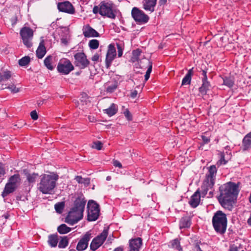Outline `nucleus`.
I'll return each mask as SVG.
<instances>
[{"instance_id":"obj_1","label":"nucleus","mask_w":251,"mask_h":251,"mask_svg":"<svg viewBox=\"0 0 251 251\" xmlns=\"http://www.w3.org/2000/svg\"><path fill=\"white\" fill-rule=\"evenodd\" d=\"M219 202L224 208L231 210L239 192L238 185L231 182L226 183L219 187Z\"/></svg>"},{"instance_id":"obj_2","label":"nucleus","mask_w":251,"mask_h":251,"mask_svg":"<svg viewBox=\"0 0 251 251\" xmlns=\"http://www.w3.org/2000/svg\"><path fill=\"white\" fill-rule=\"evenodd\" d=\"M86 202L84 198H77L74 202V207L71 208L66 217L65 222L73 225L82 219Z\"/></svg>"},{"instance_id":"obj_3","label":"nucleus","mask_w":251,"mask_h":251,"mask_svg":"<svg viewBox=\"0 0 251 251\" xmlns=\"http://www.w3.org/2000/svg\"><path fill=\"white\" fill-rule=\"evenodd\" d=\"M58 176L55 174H44L42 176L38 188L43 194H50L56 186Z\"/></svg>"},{"instance_id":"obj_4","label":"nucleus","mask_w":251,"mask_h":251,"mask_svg":"<svg viewBox=\"0 0 251 251\" xmlns=\"http://www.w3.org/2000/svg\"><path fill=\"white\" fill-rule=\"evenodd\" d=\"M212 223L216 232L224 233L227 226L226 215L221 211H218L213 217Z\"/></svg>"},{"instance_id":"obj_5","label":"nucleus","mask_w":251,"mask_h":251,"mask_svg":"<svg viewBox=\"0 0 251 251\" xmlns=\"http://www.w3.org/2000/svg\"><path fill=\"white\" fill-rule=\"evenodd\" d=\"M20 182L21 178L19 174H15L10 176L2 193V197L4 198L13 193L20 185Z\"/></svg>"},{"instance_id":"obj_6","label":"nucleus","mask_w":251,"mask_h":251,"mask_svg":"<svg viewBox=\"0 0 251 251\" xmlns=\"http://www.w3.org/2000/svg\"><path fill=\"white\" fill-rule=\"evenodd\" d=\"M99 6H100V15L111 19L115 18L116 9L114 5L112 2L102 1Z\"/></svg>"},{"instance_id":"obj_7","label":"nucleus","mask_w":251,"mask_h":251,"mask_svg":"<svg viewBox=\"0 0 251 251\" xmlns=\"http://www.w3.org/2000/svg\"><path fill=\"white\" fill-rule=\"evenodd\" d=\"M88 215L87 219L89 221H95L99 217L100 214L99 205L94 201L90 200L87 204Z\"/></svg>"},{"instance_id":"obj_8","label":"nucleus","mask_w":251,"mask_h":251,"mask_svg":"<svg viewBox=\"0 0 251 251\" xmlns=\"http://www.w3.org/2000/svg\"><path fill=\"white\" fill-rule=\"evenodd\" d=\"M108 227H105L100 235L93 239L90 245L91 250L95 251L103 243L108 236Z\"/></svg>"},{"instance_id":"obj_9","label":"nucleus","mask_w":251,"mask_h":251,"mask_svg":"<svg viewBox=\"0 0 251 251\" xmlns=\"http://www.w3.org/2000/svg\"><path fill=\"white\" fill-rule=\"evenodd\" d=\"M20 35L24 45L28 48H30L32 46L31 41L33 35L32 29L28 27H24L20 30Z\"/></svg>"},{"instance_id":"obj_10","label":"nucleus","mask_w":251,"mask_h":251,"mask_svg":"<svg viewBox=\"0 0 251 251\" xmlns=\"http://www.w3.org/2000/svg\"><path fill=\"white\" fill-rule=\"evenodd\" d=\"M57 69L59 73L68 75L74 70V66L69 60L65 58L59 61Z\"/></svg>"},{"instance_id":"obj_11","label":"nucleus","mask_w":251,"mask_h":251,"mask_svg":"<svg viewBox=\"0 0 251 251\" xmlns=\"http://www.w3.org/2000/svg\"><path fill=\"white\" fill-rule=\"evenodd\" d=\"M131 15L134 20L137 23L144 24L147 23L149 20V17L148 15L135 7L132 9Z\"/></svg>"},{"instance_id":"obj_12","label":"nucleus","mask_w":251,"mask_h":251,"mask_svg":"<svg viewBox=\"0 0 251 251\" xmlns=\"http://www.w3.org/2000/svg\"><path fill=\"white\" fill-rule=\"evenodd\" d=\"M75 64L80 69H84L87 67L89 64V61L87 59V57L83 52H77L74 55Z\"/></svg>"},{"instance_id":"obj_13","label":"nucleus","mask_w":251,"mask_h":251,"mask_svg":"<svg viewBox=\"0 0 251 251\" xmlns=\"http://www.w3.org/2000/svg\"><path fill=\"white\" fill-rule=\"evenodd\" d=\"M116 55V51L114 46L112 44H110L108 46L105 59V65L107 69L109 68Z\"/></svg>"},{"instance_id":"obj_14","label":"nucleus","mask_w":251,"mask_h":251,"mask_svg":"<svg viewBox=\"0 0 251 251\" xmlns=\"http://www.w3.org/2000/svg\"><path fill=\"white\" fill-rule=\"evenodd\" d=\"M215 179L206 176L201 187L202 197H204L207 194L208 191L213 187L215 184Z\"/></svg>"},{"instance_id":"obj_15","label":"nucleus","mask_w":251,"mask_h":251,"mask_svg":"<svg viewBox=\"0 0 251 251\" xmlns=\"http://www.w3.org/2000/svg\"><path fill=\"white\" fill-rule=\"evenodd\" d=\"M57 8L60 11L73 14L75 12V10L73 5L68 1L59 2Z\"/></svg>"},{"instance_id":"obj_16","label":"nucleus","mask_w":251,"mask_h":251,"mask_svg":"<svg viewBox=\"0 0 251 251\" xmlns=\"http://www.w3.org/2000/svg\"><path fill=\"white\" fill-rule=\"evenodd\" d=\"M91 238V233L90 232H87L78 242L76 246L77 250L78 251L85 250L87 248L88 242Z\"/></svg>"},{"instance_id":"obj_17","label":"nucleus","mask_w":251,"mask_h":251,"mask_svg":"<svg viewBox=\"0 0 251 251\" xmlns=\"http://www.w3.org/2000/svg\"><path fill=\"white\" fill-rule=\"evenodd\" d=\"M142 245V240L137 238L129 241V251H139Z\"/></svg>"},{"instance_id":"obj_18","label":"nucleus","mask_w":251,"mask_h":251,"mask_svg":"<svg viewBox=\"0 0 251 251\" xmlns=\"http://www.w3.org/2000/svg\"><path fill=\"white\" fill-rule=\"evenodd\" d=\"M157 0H143V5L144 9L146 11L152 12L156 4Z\"/></svg>"},{"instance_id":"obj_19","label":"nucleus","mask_w":251,"mask_h":251,"mask_svg":"<svg viewBox=\"0 0 251 251\" xmlns=\"http://www.w3.org/2000/svg\"><path fill=\"white\" fill-rule=\"evenodd\" d=\"M83 30V34L86 37H96L99 36V33L88 25L84 27Z\"/></svg>"},{"instance_id":"obj_20","label":"nucleus","mask_w":251,"mask_h":251,"mask_svg":"<svg viewBox=\"0 0 251 251\" xmlns=\"http://www.w3.org/2000/svg\"><path fill=\"white\" fill-rule=\"evenodd\" d=\"M201 195L202 196L201 194H200L199 191L197 190L191 196L189 203L192 207L195 208L199 205L200 201Z\"/></svg>"},{"instance_id":"obj_21","label":"nucleus","mask_w":251,"mask_h":251,"mask_svg":"<svg viewBox=\"0 0 251 251\" xmlns=\"http://www.w3.org/2000/svg\"><path fill=\"white\" fill-rule=\"evenodd\" d=\"M12 72L6 70L0 73V83H4L6 81L9 80L12 77Z\"/></svg>"},{"instance_id":"obj_22","label":"nucleus","mask_w":251,"mask_h":251,"mask_svg":"<svg viewBox=\"0 0 251 251\" xmlns=\"http://www.w3.org/2000/svg\"><path fill=\"white\" fill-rule=\"evenodd\" d=\"M243 150L246 151L251 148V132L247 134L243 140Z\"/></svg>"},{"instance_id":"obj_23","label":"nucleus","mask_w":251,"mask_h":251,"mask_svg":"<svg viewBox=\"0 0 251 251\" xmlns=\"http://www.w3.org/2000/svg\"><path fill=\"white\" fill-rule=\"evenodd\" d=\"M46 53V49L44 45V42H40L37 50H36V55L38 58H42Z\"/></svg>"},{"instance_id":"obj_24","label":"nucleus","mask_w":251,"mask_h":251,"mask_svg":"<svg viewBox=\"0 0 251 251\" xmlns=\"http://www.w3.org/2000/svg\"><path fill=\"white\" fill-rule=\"evenodd\" d=\"M191 224L190 218L189 217H182L179 222V227L180 229L188 228Z\"/></svg>"},{"instance_id":"obj_25","label":"nucleus","mask_w":251,"mask_h":251,"mask_svg":"<svg viewBox=\"0 0 251 251\" xmlns=\"http://www.w3.org/2000/svg\"><path fill=\"white\" fill-rule=\"evenodd\" d=\"M117 109V105L112 103L108 108L104 109L103 112L104 113L107 114L109 117H111L116 113Z\"/></svg>"},{"instance_id":"obj_26","label":"nucleus","mask_w":251,"mask_h":251,"mask_svg":"<svg viewBox=\"0 0 251 251\" xmlns=\"http://www.w3.org/2000/svg\"><path fill=\"white\" fill-rule=\"evenodd\" d=\"M1 89H7L12 93H17L20 91V89L17 88L13 83L9 84L8 86L6 83H2L1 85Z\"/></svg>"},{"instance_id":"obj_27","label":"nucleus","mask_w":251,"mask_h":251,"mask_svg":"<svg viewBox=\"0 0 251 251\" xmlns=\"http://www.w3.org/2000/svg\"><path fill=\"white\" fill-rule=\"evenodd\" d=\"M202 84L199 90L202 95H205L206 94L207 91L209 90L210 85L209 82L207 81V79H202Z\"/></svg>"},{"instance_id":"obj_28","label":"nucleus","mask_w":251,"mask_h":251,"mask_svg":"<svg viewBox=\"0 0 251 251\" xmlns=\"http://www.w3.org/2000/svg\"><path fill=\"white\" fill-rule=\"evenodd\" d=\"M53 57L51 55H49L45 58L44 61L45 66L50 70H52L54 67L52 65Z\"/></svg>"},{"instance_id":"obj_29","label":"nucleus","mask_w":251,"mask_h":251,"mask_svg":"<svg viewBox=\"0 0 251 251\" xmlns=\"http://www.w3.org/2000/svg\"><path fill=\"white\" fill-rule=\"evenodd\" d=\"M193 68L190 69L187 74L183 78L182 81V85L189 84L191 82V76L193 74Z\"/></svg>"},{"instance_id":"obj_30","label":"nucleus","mask_w":251,"mask_h":251,"mask_svg":"<svg viewBox=\"0 0 251 251\" xmlns=\"http://www.w3.org/2000/svg\"><path fill=\"white\" fill-rule=\"evenodd\" d=\"M48 243L52 247H55L58 243L57 235L52 234L49 236Z\"/></svg>"},{"instance_id":"obj_31","label":"nucleus","mask_w":251,"mask_h":251,"mask_svg":"<svg viewBox=\"0 0 251 251\" xmlns=\"http://www.w3.org/2000/svg\"><path fill=\"white\" fill-rule=\"evenodd\" d=\"M217 171V170L216 166L212 165L209 168L208 173L206 175V176L215 179Z\"/></svg>"},{"instance_id":"obj_32","label":"nucleus","mask_w":251,"mask_h":251,"mask_svg":"<svg viewBox=\"0 0 251 251\" xmlns=\"http://www.w3.org/2000/svg\"><path fill=\"white\" fill-rule=\"evenodd\" d=\"M71 228L67 226L65 224H62L57 228V231L60 234H66L71 231Z\"/></svg>"},{"instance_id":"obj_33","label":"nucleus","mask_w":251,"mask_h":251,"mask_svg":"<svg viewBox=\"0 0 251 251\" xmlns=\"http://www.w3.org/2000/svg\"><path fill=\"white\" fill-rule=\"evenodd\" d=\"M234 83V79L231 77H225L223 78V84L229 88L232 87Z\"/></svg>"},{"instance_id":"obj_34","label":"nucleus","mask_w":251,"mask_h":251,"mask_svg":"<svg viewBox=\"0 0 251 251\" xmlns=\"http://www.w3.org/2000/svg\"><path fill=\"white\" fill-rule=\"evenodd\" d=\"M76 181L81 184H84L86 185H88L90 183V179L89 178H82L81 176H76L75 177Z\"/></svg>"},{"instance_id":"obj_35","label":"nucleus","mask_w":251,"mask_h":251,"mask_svg":"<svg viewBox=\"0 0 251 251\" xmlns=\"http://www.w3.org/2000/svg\"><path fill=\"white\" fill-rule=\"evenodd\" d=\"M147 61L148 64V68L145 75V81H147L149 79L152 71V62L149 60H147Z\"/></svg>"},{"instance_id":"obj_36","label":"nucleus","mask_w":251,"mask_h":251,"mask_svg":"<svg viewBox=\"0 0 251 251\" xmlns=\"http://www.w3.org/2000/svg\"><path fill=\"white\" fill-rule=\"evenodd\" d=\"M38 176V174L35 173L28 174L26 175V178L29 183H34Z\"/></svg>"},{"instance_id":"obj_37","label":"nucleus","mask_w":251,"mask_h":251,"mask_svg":"<svg viewBox=\"0 0 251 251\" xmlns=\"http://www.w3.org/2000/svg\"><path fill=\"white\" fill-rule=\"evenodd\" d=\"M99 42L96 39H93L89 41V46L90 49L95 50L98 48Z\"/></svg>"},{"instance_id":"obj_38","label":"nucleus","mask_w":251,"mask_h":251,"mask_svg":"<svg viewBox=\"0 0 251 251\" xmlns=\"http://www.w3.org/2000/svg\"><path fill=\"white\" fill-rule=\"evenodd\" d=\"M171 245L173 248L179 251L182 250V248L180 245L179 241L176 239L171 242Z\"/></svg>"},{"instance_id":"obj_39","label":"nucleus","mask_w":251,"mask_h":251,"mask_svg":"<svg viewBox=\"0 0 251 251\" xmlns=\"http://www.w3.org/2000/svg\"><path fill=\"white\" fill-rule=\"evenodd\" d=\"M30 62V58L28 56H25L19 60V64L21 66L27 65Z\"/></svg>"},{"instance_id":"obj_40","label":"nucleus","mask_w":251,"mask_h":251,"mask_svg":"<svg viewBox=\"0 0 251 251\" xmlns=\"http://www.w3.org/2000/svg\"><path fill=\"white\" fill-rule=\"evenodd\" d=\"M64 207V203L63 202H58L55 204V209L58 213H61Z\"/></svg>"},{"instance_id":"obj_41","label":"nucleus","mask_w":251,"mask_h":251,"mask_svg":"<svg viewBox=\"0 0 251 251\" xmlns=\"http://www.w3.org/2000/svg\"><path fill=\"white\" fill-rule=\"evenodd\" d=\"M68 245V241L66 237H63L59 242L58 247L64 248Z\"/></svg>"},{"instance_id":"obj_42","label":"nucleus","mask_w":251,"mask_h":251,"mask_svg":"<svg viewBox=\"0 0 251 251\" xmlns=\"http://www.w3.org/2000/svg\"><path fill=\"white\" fill-rule=\"evenodd\" d=\"M117 87V83L114 82L112 84L107 86H105V88L106 89V91L109 93L113 92Z\"/></svg>"},{"instance_id":"obj_43","label":"nucleus","mask_w":251,"mask_h":251,"mask_svg":"<svg viewBox=\"0 0 251 251\" xmlns=\"http://www.w3.org/2000/svg\"><path fill=\"white\" fill-rule=\"evenodd\" d=\"M141 53V51L139 49L134 50L132 52L133 56L132 57L133 61H137Z\"/></svg>"},{"instance_id":"obj_44","label":"nucleus","mask_w":251,"mask_h":251,"mask_svg":"<svg viewBox=\"0 0 251 251\" xmlns=\"http://www.w3.org/2000/svg\"><path fill=\"white\" fill-rule=\"evenodd\" d=\"M102 147V144L100 141H96L93 143L92 147L98 150H100Z\"/></svg>"},{"instance_id":"obj_45","label":"nucleus","mask_w":251,"mask_h":251,"mask_svg":"<svg viewBox=\"0 0 251 251\" xmlns=\"http://www.w3.org/2000/svg\"><path fill=\"white\" fill-rule=\"evenodd\" d=\"M117 50H118V55L119 57L122 56L123 54V48L120 44H117Z\"/></svg>"},{"instance_id":"obj_46","label":"nucleus","mask_w":251,"mask_h":251,"mask_svg":"<svg viewBox=\"0 0 251 251\" xmlns=\"http://www.w3.org/2000/svg\"><path fill=\"white\" fill-rule=\"evenodd\" d=\"M5 174V169L3 165L0 162V177L4 176Z\"/></svg>"},{"instance_id":"obj_47","label":"nucleus","mask_w":251,"mask_h":251,"mask_svg":"<svg viewBox=\"0 0 251 251\" xmlns=\"http://www.w3.org/2000/svg\"><path fill=\"white\" fill-rule=\"evenodd\" d=\"M124 115L128 120H131V116L129 111L128 109H126L124 112Z\"/></svg>"},{"instance_id":"obj_48","label":"nucleus","mask_w":251,"mask_h":251,"mask_svg":"<svg viewBox=\"0 0 251 251\" xmlns=\"http://www.w3.org/2000/svg\"><path fill=\"white\" fill-rule=\"evenodd\" d=\"M30 116L32 119L34 120H36L38 117L37 113L35 110H33L30 113Z\"/></svg>"},{"instance_id":"obj_49","label":"nucleus","mask_w":251,"mask_h":251,"mask_svg":"<svg viewBox=\"0 0 251 251\" xmlns=\"http://www.w3.org/2000/svg\"><path fill=\"white\" fill-rule=\"evenodd\" d=\"M100 6H95L93 9V12L94 14H97L98 13H100Z\"/></svg>"},{"instance_id":"obj_50","label":"nucleus","mask_w":251,"mask_h":251,"mask_svg":"<svg viewBox=\"0 0 251 251\" xmlns=\"http://www.w3.org/2000/svg\"><path fill=\"white\" fill-rule=\"evenodd\" d=\"M113 165L115 167H119L120 168H121L122 167V164L119 161L117 160L113 161Z\"/></svg>"},{"instance_id":"obj_51","label":"nucleus","mask_w":251,"mask_h":251,"mask_svg":"<svg viewBox=\"0 0 251 251\" xmlns=\"http://www.w3.org/2000/svg\"><path fill=\"white\" fill-rule=\"evenodd\" d=\"M99 55L98 53L95 54L92 57V60L95 62H97L99 59Z\"/></svg>"},{"instance_id":"obj_52","label":"nucleus","mask_w":251,"mask_h":251,"mask_svg":"<svg viewBox=\"0 0 251 251\" xmlns=\"http://www.w3.org/2000/svg\"><path fill=\"white\" fill-rule=\"evenodd\" d=\"M202 139L203 142L205 144L208 143L209 142V141H210L209 138L208 137H207L205 136H202Z\"/></svg>"},{"instance_id":"obj_53","label":"nucleus","mask_w":251,"mask_h":251,"mask_svg":"<svg viewBox=\"0 0 251 251\" xmlns=\"http://www.w3.org/2000/svg\"><path fill=\"white\" fill-rule=\"evenodd\" d=\"M193 251H202L200 246L198 244H196L193 249Z\"/></svg>"},{"instance_id":"obj_54","label":"nucleus","mask_w":251,"mask_h":251,"mask_svg":"<svg viewBox=\"0 0 251 251\" xmlns=\"http://www.w3.org/2000/svg\"><path fill=\"white\" fill-rule=\"evenodd\" d=\"M239 248H238L236 246H232L230 247L229 251H239Z\"/></svg>"},{"instance_id":"obj_55","label":"nucleus","mask_w":251,"mask_h":251,"mask_svg":"<svg viewBox=\"0 0 251 251\" xmlns=\"http://www.w3.org/2000/svg\"><path fill=\"white\" fill-rule=\"evenodd\" d=\"M137 91L134 90L131 93L130 96L132 98H135L137 95Z\"/></svg>"},{"instance_id":"obj_56","label":"nucleus","mask_w":251,"mask_h":251,"mask_svg":"<svg viewBox=\"0 0 251 251\" xmlns=\"http://www.w3.org/2000/svg\"><path fill=\"white\" fill-rule=\"evenodd\" d=\"M227 162V161H226L225 159V156L224 155L221 156V158L220 159V163L225 164Z\"/></svg>"},{"instance_id":"obj_57","label":"nucleus","mask_w":251,"mask_h":251,"mask_svg":"<svg viewBox=\"0 0 251 251\" xmlns=\"http://www.w3.org/2000/svg\"><path fill=\"white\" fill-rule=\"evenodd\" d=\"M201 75L203 76L202 79H207L206 75V72L205 71L202 70Z\"/></svg>"},{"instance_id":"obj_58","label":"nucleus","mask_w":251,"mask_h":251,"mask_svg":"<svg viewBox=\"0 0 251 251\" xmlns=\"http://www.w3.org/2000/svg\"><path fill=\"white\" fill-rule=\"evenodd\" d=\"M167 0H160L159 3L160 5H162L165 4Z\"/></svg>"},{"instance_id":"obj_59","label":"nucleus","mask_w":251,"mask_h":251,"mask_svg":"<svg viewBox=\"0 0 251 251\" xmlns=\"http://www.w3.org/2000/svg\"><path fill=\"white\" fill-rule=\"evenodd\" d=\"M113 251H123V249L121 247H118L116 248Z\"/></svg>"},{"instance_id":"obj_60","label":"nucleus","mask_w":251,"mask_h":251,"mask_svg":"<svg viewBox=\"0 0 251 251\" xmlns=\"http://www.w3.org/2000/svg\"><path fill=\"white\" fill-rule=\"evenodd\" d=\"M248 223L249 225L251 226V213L250 218L248 220Z\"/></svg>"},{"instance_id":"obj_61","label":"nucleus","mask_w":251,"mask_h":251,"mask_svg":"<svg viewBox=\"0 0 251 251\" xmlns=\"http://www.w3.org/2000/svg\"><path fill=\"white\" fill-rule=\"evenodd\" d=\"M111 179V177L110 176H107L106 178V180H107V181L110 180Z\"/></svg>"},{"instance_id":"obj_62","label":"nucleus","mask_w":251,"mask_h":251,"mask_svg":"<svg viewBox=\"0 0 251 251\" xmlns=\"http://www.w3.org/2000/svg\"><path fill=\"white\" fill-rule=\"evenodd\" d=\"M209 197H211L213 195V192L212 191H210L209 192Z\"/></svg>"},{"instance_id":"obj_63","label":"nucleus","mask_w":251,"mask_h":251,"mask_svg":"<svg viewBox=\"0 0 251 251\" xmlns=\"http://www.w3.org/2000/svg\"><path fill=\"white\" fill-rule=\"evenodd\" d=\"M250 201L251 203V195H250Z\"/></svg>"},{"instance_id":"obj_64","label":"nucleus","mask_w":251,"mask_h":251,"mask_svg":"<svg viewBox=\"0 0 251 251\" xmlns=\"http://www.w3.org/2000/svg\"><path fill=\"white\" fill-rule=\"evenodd\" d=\"M69 251H75L74 249H71V250H70Z\"/></svg>"}]
</instances>
